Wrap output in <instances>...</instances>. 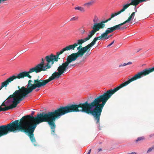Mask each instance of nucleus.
<instances>
[{"label":"nucleus","instance_id":"1","mask_svg":"<svg viewBox=\"0 0 154 154\" xmlns=\"http://www.w3.org/2000/svg\"><path fill=\"white\" fill-rule=\"evenodd\" d=\"M81 112L92 115V101L91 103L87 101L79 104H70L64 106H60L57 109L48 112H43L38 113L35 116H33L35 112L32 111L30 115L23 117L18 122V125L21 126L33 125L41 122H47L50 126L51 133L55 134L56 125L54 122L56 118H59L61 116L69 112Z\"/></svg>","mask_w":154,"mask_h":154},{"label":"nucleus","instance_id":"2","mask_svg":"<svg viewBox=\"0 0 154 154\" xmlns=\"http://www.w3.org/2000/svg\"><path fill=\"white\" fill-rule=\"evenodd\" d=\"M36 126V124L28 126H21V125H18V120L12 121L7 125L0 126V137L11 132H26L28 133V135L32 142L34 143L36 140L33 132Z\"/></svg>","mask_w":154,"mask_h":154},{"label":"nucleus","instance_id":"3","mask_svg":"<svg viewBox=\"0 0 154 154\" xmlns=\"http://www.w3.org/2000/svg\"><path fill=\"white\" fill-rule=\"evenodd\" d=\"M154 71V66L150 68H146L141 71L137 73L128 81L120 84L119 86L113 89H111L107 90L106 92L100 94V102L103 108L108 100L112 95L120 88L126 86L131 82L138 79H140L143 76L149 74L150 73Z\"/></svg>","mask_w":154,"mask_h":154},{"label":"nucleus","instance_id":"4","mask_svg":"<svg viewBox=\"0 0 154 154\" xmlns=\"http://www.w3.org/2000/svg\"><path fill=\"white\" fill-rule=\"evenodd\" d=\"M28 94L21 89L16 90L10 95L0 106V112L5 111L15 108L17 105L28 96Z\"/></svg>","mask_w":154,"mask_h":154},{"label":"nucleus","instance_id":"5","mask_svg":"<svg viewBox=\"0 0 154 154\" xmlns=\"http://www.w3.org/2000/svg\"><path fill=\"white\" fill-rule=\"evenodd\" d=\"M76 65V64H69L67 60L63 63L62 65H60L58 68L57 72H55L52 76L48 79L46 80L37 79L34 80V83H36L37 88H40L45 85L54 79H57L62 75L64 74L68 69H72Z\"/></svg>","mask_w":154,"mask_h":154},{"label":"nucleus","instance_id":"6","mask_svg":"<svg viewBox=\"0 0 154 154\" xmlns=\"http://www.w3.org/2000/svg\"><path fill=\"white\" fill-rule=\"evenodd\" d=\"M59 55L57 52L56 55L51 54L46 56L45 58H42L41 62L35 66L37 72L39 73L42 71H45L50 68L51 65H52L54 61H57L58 59H60Z\"/></svg>","mask_w":154,"mask_h":154},{"label":"nucleus","instance_id":"7","mask_svg":"<svg viewBox=\"0 0 154 154\" xmlns=\"http://www.w3.org/2000/svg\"><path fill=\"white\" fill-rule=\"evenodd\" d=\"M97 40V38L95 37L92 42L85 47H82V46H79L77 47V50L78 51L77 52L72 53L67 57L66 60L70 64V63L75 61L78 58L82 57L88 50V52L90 51L91 48L95 44Z\"/></svg>","mask_w":154,"mask_h":154},{"label":"nucleus","instance_id":"8","mask_svg":"<svg viewBox=\"0 0 154 154\" xmlns=\"http://www.w3.org/2000/svg\"><path fill=\"white\" fill-rule=\"evenodd\" d=\"M135 14V12H133L127 20L122 23L112 27L114 31L116 30H124L125 29H127V25H125L122 27H121V26L126 23H131V21L134 19Z\"/></svg>","mask_w":154,"mask_h":154},{"label":"nucleus","instance_id":"9","mask_svg":"<svg viewBox=\"0 0 154 154\" xmlns=\"http://www.w3.org/2000/svg\"><path fill=\"white\" fill-rule=\"evenodd\" d=\"M34 72H35L36 73H38L35 66L29 69L28 71H24L19 73L16 75H15V77H16V79H23L26 76L29 79H31L32 76L29 74Z\"/></svg>","mask_w":154,"mask_h":154},{"label":"nucleus","instance_id":"10","mask_svg":"<svg viewBox=\"0 0 154 154\" xmlns=\"http://www.w3.org/2000/svg\"><path fill=\"white\" fill-rule=\"evenodd\" d=\"M131 1L130 3H128L124 5L123 6L122 8L119 11L121 14L122 12L124 11L125 10L127 9L130 5H133L134 6H136L138 5L139 3L136 0H129L128 2Z\"/></svg>","mask_w":154,"mask_h":154},{"label":"nucleus","instance_id":"11","mask_svg":"<svg viewBox=\"0 0 154 154\" xmlns=\"http://www.w3.org/2000/svg\"><path fill=\"white\" fill-rule=\"evenodd\" d=\"M26 88L25 87L23 86L22 87V90L23 91H24L25 93H26V94H28L29 93L32 92L33 90L35 89L37 87L35 86H29L28 87L26 86Z\"/></svg>","mask_w":154,"mask_h":154},{"label":"nucleus","instance_id":"12","mask_svg":"<svg viewBox=\"0 0 154 154\" xmlns=\"http://www.w3.org/2000/svg\"><path fill=\"white\" fill-rule=\"evenodd\" d=\"M83 43H84L81 39L77 40L76 42L74 44L69 45V50H74L75 47L78 45H79V46H82L81 45Z\"/></svg>","mask_w":154,"mask_h":154},{"label":"nucleus","instance_id":"13","mask_svg":"<svg viewBox=\"0 0 154 154\" xmlns=\"http://www.w3.org/2000/svg\"><path fill=\"white\" fill-rule=\"evenodd\" d=\"M97 32L95 29H93L89 32V34L86 38L81 39L83 43L89 40L92 37V36L94 35L95 33Z\"/></svg>","mask_w":154,"mask_h":154},{"label":"nucleus","instance_id":"14","mask_svg":"<svg viewBox=\"0 0 154 154\" xmlns=\"http://www.w3.org/2000/svg\"><path fill=\"white\" fill-rule=\"evenodd\" d=\"M145 139V137L144 136L139 137L134 140V142L136 143H139L142 142Z\"/></svg>","mask_w":154,"mask_h":154},{"label":"nucleus","instance_id":"15","mask_svg":"<svg viewBox=\"0 0 154 154\" xmlns=\"http://www.w3.org/2000/svg\"><path fill=\"white\" fill-rule=\"evenodd\" d=\"M66 51H70L69 45L66 47L65 48L62 49L60 51L58 52V54L59 55L63 54V52Z\"/></svg>","mask_w":154,"mask_h":154},{"label":"nucleus","instance_id":"16","mask_svg":"<svg viewBox=\"0 0 154 154\" xmlns=\"http://www.w3.org/2000/svg\"><path fill=\"white\" fill-rule=\"evenodd\" d=\"M93 29H95L97 31L100 30L98 23H94L93 26L91 27Z\"/></svg>","mask_w":154,"mask_h":154},{"label":"nucleus","instance_id":"17","mask_svg":"<svg viewBox=\"0 0 154 154\" xmlns=\"http://www.w3.org/2000/svg\"><path fill=\"white\" fill-rule=\"evenodd\" d=\"M16 79V77H15V75H13L10 77L6 79L7 81L9 84V83L13 81L14 79Z\"/></svg>","mask_w":154,"mask_h":154},{"label":"nucleus","instance_id":"18","mask_svg":"<svg viewBox=\"0 0 154 154\" xmlns=\"http://www.w3.org/2000/svg\"><path fill=\"white\" fill-rule=\"evenodd\" d=\"M9 84L8 83L6 80L5 81L2 82L1 84V85L0 87V90L4 87H6L7 85Z\"/></svg>","mask_w":154,"mask_h":154},{"label":"nucleus","instance_id":"19","mask_svg":"<svg viewBox=\"0 0 154 154\" xmlns=\"http://www.w3.org/2000/svg\"><path fill=\"white\" fill-rule=\"evenodd\" d=\"M75 10H79L82 12H84L85 11V9L84 8L80 6L75 7Z\"/></svg>","mask_w":154,"mask_h":154},{"label":"nucleus","instance_id":"20","mask_svg":"<svg viewBox=\"0 0 154 154\" xmlns=\"http://www.w3.org/2000/svg\"><path fill=\"white\" fill-rule=\"evenodd\" d=\"M108 34L107 33L105 32L101 34V38L102 39V40L107 39V37Z\"/></svg>","mask_w":154,"mask_h":154},{"label":"nucleus","instance_id":"21","mask_svg":"<svg viewBox=\"0 0 154 154\" xmlns=\"http://www.w3.org/2000/svg\"><path fill=\"white\" fill-rule=\"evenodd\" d=\"M94 2L92 1L86 3L84 5V6L87 8H88L90 6H91L93 4Z\"/></svg>","mask_w":154,"mask_h":154},{"label":"nucleus","instance_id":"22","mask_svg":"<svg viewBox=\"0 0 154 154\" xmlns=\"http://www.w3.org/2000/svg\"><path fill=\"white\" fill-rule=\"evenodd\" d=\"M105 32L107 33L108 34L114 32L113 28L112 27L108 28L106 30Z\"/></svg>","mask_w":154,"mask_h":154},{"label":"nucleus","instance_id":"23","mask_svg":"<svg viewBox=\"0 0 154 154\" xmlns=\"http://www.w3.org/2000/svg\"><path fill=\"white\" fill-rule=\"evenodd\" d=\"M32 81L31 80H30L28 81V83L26 85V86H28V87L29 86H33L34 85L35 86H36V83H34L33 84H32L31 83L32 82Z\"/></svg>","mask_w":154,"mask_h":154},{"label":"nucleus","instance_id":"24","mask_svg":"<svg viewBox=\"0 0 154 154\" xmlns=\"http://www.w3.org/2000/svg\"><path fill=\"white\" fill-rule=\"evenodd\" d=\"M120 14L119 11L116 13H112L111 15V18H113L115 16Z\"/></svg>","mask_w":154,"mask_h":154},{"label":"nucleus","instance_id":"25","mask_svg":"<svg viewBox=\"0 0 154 154\" xmlns=\"http://www.w3.org/2000/svg\"><path fill=\"white\" fill-rule=\"evenodd\" d=\"M154 149V145L152 146L151 147L149 148L147 152V153H149L151 152Z\"/></svg>","mask_w":154,"mask_h":154},{"label":"nucleus","instance_id":"26","mask_svg":"<svg viewBox=\"0 0 154 154\" xmlns=\"http://www.w3.org/2000/svg\"><path fill=\"white\" fill-rule=\"evenodd\" d=\"M98 19L97 17L95 16L94 17V18L93 19V22L94 23H97L98 21Z\"/></svg>","mask_w":154,"mask_h":154},{"label":"nucleus","instance_id":"27","mask_svg":"<svg viewBox=\"0 0 154 154\" xmlns=\"http://www.w3.org/2000/svg\"><path fill=\"white\" fill-rule=\"evenodd\" d=\"M98 24L100 29V28H103L104 27L105 25V24H102L101 23H99Z\"/></svg>","mask_w":154,"mask_h":154},{"label":"nucleus","instance_id":"28","mask_svg":"<svg viewBox=\"0 0 154 154\" xmlns=\"http://www.w3.org/2000/svg\"><path fill=\"white\" fill-rule=\"evenodd\" d=\"M78 19V17H75L72 18L70 20V21H75L77 20Z\"/></svg>","mask_w":154,"mask_h":154},{"label":"nucleus","instance_id":"29","mask_svg":"<svg viewBox=\"0 0 154 154\" xmlns=\"http://www.w3.org/2000/svg\"><path fill=\"white\" fill-rule=\"evenodd\" d=\"M139 3H140L143 2H145L149 0H136Z\"/></svg>","mask_w":154,"mask_h":154},{"label":"nucleus","instance_id":"30","mask_svg":"<svg viewBox=\"0 0 154 154\" xmlns=\"http://www.w3.org/2000/svg\"><path fill=\"white\" fill-rule=\"evenodd\" d=\"M80 32L82 35H83L85 33V31L84 29H83L80 31Z\"/></svg>","mask_w":154,"mask_h":154},{"label":"nucleus","instance_id":"31","mask_svg":"<svg viewBox=\"0 0 154 154\" xmlns=\"http://www.w3.org/2000/svg\"><path fill=\"white\" fill-rule=\"evenodd\" d=\"M127 65V63H124L123 64H121L119 65V67H121V66H124Z\"/></svg>","mask_w":154,"mask_h":154},{"label":"nucleus","instance_id":"32","mask_svg":"<svg viewBox=\"0 0 154 154\" xmlns=\"http://www.w3.org/2000/svg\"><path fill=\"white\" fill-rule=\"evenodd\" d=\"M96 38H97V40H102V39L101 38V35L97 37H95Z\"/></svg>","mask_w":154,"mask_h":154},{"label":"nucleus","instance_id":"33","mask_svg":"<svg viewBox=\"0 0 154 154\" xmlns=\"http://www.w3.org/2000/svg\"><path fill=\"white\" fill-rule=\"evenodd\" d=\"M115 42V40H113L112 42L109 45H108L107 46V47H108L110 46H111Z\"/></svg>","mask_w":154,"mask_h":154},{"label":"nucleus","instance_id":"34","mask_svg":"<svg viewBox=\"0 0 154 154\" xmlns=\"http://www.w3.org/2000/svg\"><path fill=\"white\" fill-rule=\"evenodd\" d=\"M107 22V20H106L104 21H102L100 23H101L102 24H103L104 23H106Z\"/></svg>","mask_w":154,"mask_h":154},{"label":"nucleus","instance_id":"35","mask_svg":"<svg viewBox=\"0 0 154 154\" xmlns=\"http://www.w3.org/2000/svg\"><path fill=\"white\" fill-rule=\"evenodd\" d=\"M112 34H111V35H109L108 36L107 35V39H109L110 37H111V36H112Z\"/></svg>","mask_w":154,"mask_h":154},{"label":"nucleus","instance_id":"36","mask_svg":"<svg viewBox=\"0 0 154 154\" xmlns=\"http://www.w3.org/2000/svg\"><path fill=\"white\" fill-rule=\"evenodd\" d=\"M84 61H85V59L84 58H83L80 61V62L79 63H82V62H84Z\"/></svg>","mask_w":154,"mask_h":154},{"label":"nucleus","instance_id":"37","mask_svg":"<svg viewBox=\"0 0 154 154\" xmlns=\"http://www.w3.org/2000/svg\"><path fill=\"white\" fill-rule=\"evenodd\" d=\"M132 62H128V63H127V65H130V64H132Z\"/></svg>","mask_w":154,"mask_h":154},{"label":"nucleus","instance_id":"38","mask_svg":"<svg viewBox=\"0 0 154 154\" xmlns=\"http://www.w3.org/2000/svg\"><path fill=\"white\" fill-rule=\"evenodd\" d=\"M137 153L135 152H132L131 153H129L127 154H136Z\"/></svg>","mask_w":154,"mask_h":154},{"label":"nucleus","instance_id":"39","mask_svg":"<svg viewBox=\"0 0 154 154\" xmlns=\"http://www.w3.org/2000/svg\"><path fill=\"white\" fill-rule=\"evenodd\" d=\"M102 150V149L101 148L99 149H98V152Z\"/></svg>","mask_w":154,"mask_h":154},{"label":"nucleus","instance_id":"40","mask_svg":"<svg viewBox=\"0 0 154 154\" xmlns=\"http://www.w3.org/2000/svg\"><path fill=\"white\" fill-rule=\"evenodd\" d=\"M38 88L37 89H36L35 90V91L36 92H38V91L39 90H40V89L39 88Z\"/></svg>","mask_w":154,"mask_h":154},{"label":"nucleus","instance_id":"41","mask_svg":"<svg viewBox=\"0 0 154 154\" xmlns=\"http://www.w3.org/2000/svg\"><path fill=\"white\" fill-rule=\"evenodd\" d=\"M112 18H111V17L110 18H109L107 20V22L110 20Z\"/></svg>","mask_w":154,"mask_h":154},{"label":"nucleus","instance_id":"42","mask_svg":"<svg viewBox=\"0 0 154 154\" xmlns=\"http://www.w3.org/2000/svg\"><path fill=\"white\" fill-rule=\"evenodd\" d=\"M91 149H90L88 151V152L87 153V154H90V152H91Z\"/></svg>","mask_w":154,"mask_h":154},{"label":"nucleus","instance_id":"43","mask_svg":"<svg viewBox=\"0 0 154 154\" xmlns=\"http://www.w3.org/2000/svg\"><path fill=\"white\" fill-rule=\"evenodd\" d=\"M136 6H135L134 7V10H135V12H137V9L136 8Z\"/></svg>","mask_w":154,"mask_h":154},{"label":"nucleus","instance_id":"44","mask_svg":"<svg viewBox=\"0 0 154 154\" xmlns=\"http://www.w3.org/2000/svg\"><path fill=\"white\" fill-rule=\"evenodd\" d=\"M141 48H140V49H139L137 50V52H139L140 50H141Z\"/></svg>","mask_w":154,"mask_h":154},{"label":"nucleus","instance_id":"45","mask_svg":"<svg viewBox=\"0 0 154 154\" xmlns=\"http://www.w3.org/2000/svg\"><path fill=\"white\" fill-rule=\"evenodd\" d=\"M18 88H19V90L21 89V88H20V87L19 86H18Z\"/></svg>","mask_w":154,"mask_h":154},{"label":"nucleus","instance_id":"46","mask_svg":"<svg viewBox=\"0 0 154 154\" xmlns=\"http://www.w3.org/2000/svg\"><path fill=\"white\" fill-rule=\"evenodd\" d=\"M86 35H87V33H86Z\"/></svg>","mask_w":154,"mask_h":154},{"label":"nucleus","instance_id":"47","mask_svg":"<svg viewBox=\"0 0 154 154\" xmlns=\"http://www.w3.org/2000/svg\"><path fill=\"white\" fill-rule=\"evenodd\" d=\"M69 72V71L68 72Z\"/></svg>","mask_w":154,"mask_h":154},{"label":"nucleus","instance_id":"48","mask_svg":"<svg viewBox=\"0 0 154 154\" xmlns=\"http://www.w3.org/2000/svg\"><path fill=\"white\" fill-rule=\"evenodd\" d=\"M69 72V71L68 72Z\"/></svg>","mask_w":154,"mask_h":154},{"label":"nucleus","instance_id":"49","mask_svg":"<svg viewBox=\"0 0 154 154\" xmlns=\"http://www.w3.org/2000/svg\"><path fill=\"white\" fill-rule=\"evenodd\" d=\"M69 72V71L68 72Z\"/></svg>","mask_w":154,"mask_h":154},{"label":"nucleus","instance_id":"50","mask_svg":"<svg viewBox=\"0 0 154 154\" xmlns=\"http://www.w3.org/2000/svg\"><path fill=\"white\" fill-rule=\"evenodd\" d=\"M69 72V71L68 72Z\"/></svg>","mask_w":154,"mask_h":154},{"label":"nucleus","instance_id":"51","mask_svg":"<svg viewBox=\"0 0 154 154\" xmlns=\"http://www.w3.org/2000/svg\"><path fill=\"white\" fill-rule=\"evenodd\" d=\"M91 54V53H90L89 54H88V55H90V54Z\"/></svg>","mask_w":154,"mask_h":154}]
</instances>
